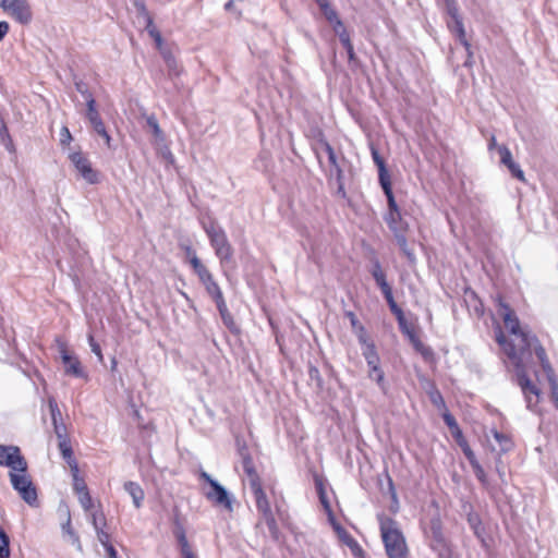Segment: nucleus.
Returning <instances> with one entry per match:
<instances>
[{"mask_svg": "<svg viewBox=\"0 0 558 558\" xmlns=\"http://www.w3.org/2000/svg\"><path fill=\"white\" fill-rule=\"evenodd\" d=\"M442 418H444V422L446 423V425L448 426V428L450 429V432H453L454 429H457L459 427L454 416L451 413L445 412L442 414Z\"/></svg>", "mask_w": 558, "mask_h": 558, "instance_id": "obj_50", "label": "nucleus"}, {"mask_svg": "<svg viewBox=\"0 0 558 558\" xmlns=\"http://www.w3.org/2000/svg\"><path fill=\"white\" fill-rule=\"evenodd\" d=\"M446 12L450 16V19H456L460 16L459 8L456 0H444Z\"/></svg>", "mask_w": 558, "mask_h": 558, "instance_id": "obj_44", "label": "nucleus"}, {"mask_svg": "<svg viewBox=\"0 0 558 558\" xmlns=\"http://www.w3.org/2000/svg\"><path fill=\"white\" fill-rule=\"evenodd\" d=\"M320 11L328 22H330L331 24H335L333 27L335 26L342 27L341 20L338 17L336 10L330 4H328L325 8H322Z\"/></svg>", "mask_w": 558, "mask_h": 558, "instance_id": "obj_37", "label": "nucleus"}, {"mask_svg": "<svg viewBox=\"0 0 558 558\" xmlns=\"http://www.w3.org/2000/svg\"><path fill=\"white\" fill-rule=\"evenodd\" d=\"M147 125L150 128L153 135L156 140L162 141L163 140V132L161 131L157 119L154 116H150L146 119Z\"/></svg>", "mask_w": 558, "mask_h": 558, "instance_id": "obj_39", "label": "nucleus"}, {"mask_svg": "<svg viewBox=\"0 0 558 558\" xmlns=\"http://www.w3.org/2000/svg\"><path fill=\"white\" fill-rule=\"evenodd\" d=\"M314 482H315V487H316L320 504L323 505L324 509L330 513L331 507H330V502L327 497L324 478L320 475L315 473Z\"/></svg>", "mask_w": 558, "mask_h": 558, "instance_id": "obj_26", "label": "nucleus"}, {"mask_svg": "<svg viewBox=\"0 0 558 558\" xmlns=\"http://www.w3.org/2000/svg\"><path fill=\"white\" fill-rule=\"evenodd\" d=\"M468 522H469L471 529L473 530L474 534L477 537H482V535L484 533V527L482 525V521H481L478 514L473 513V512L469 513Z\"/></svg>", "mask_w": 558, "mask_h": 558, "instance_id": "obj_35", "label": "nucleus"}, {"mask_svg": "<svg viewBox=\"0 0 558 558\" xmlns=\"http://www.w3.org/2000/svg\"><path fill=\"white\" fill-rule=\"evenodd\" d=\"M86 107V118L90 124L102 120L99 114V111L97 110L95 98H89Z\"/></svg>", "mask_w": 558, "mask_h": 558, "instance_id": "obj_30", "label": "nucleus"}, {"mask_svg": "<svg viewBox=\"0 0 558 558\" xmlns=\"http://www.w3.org/2000/svg\"><path fill=\"white\" fill-rule=\"evenodd\" d=\"M432 531H433L434 538L437 542H442V534H441V527H440L439 521L432 522Z\"/></svg>", "mask_w": 558, "mask_h": 558, "instance_id": "obj_56", "label": "nucleus"}, {"mask_svg": "<svg viewBox=\"0 0 558 558\" xmlns=\"http://www.w3.org/2000/svg\"><path fill=\"white\" fill-rule=\"evenodd\" d=\"M48 405L51 414L52 424H58L59 421L61 420V412L53 397H50L48 399Z\"/></svg>", "mask_w": 558, "mask_h": 558, "instance_id": "obj_42", "label": "nucleus"}, {"mask_svg": "<svg viewBox=\"0 0 558 558\" xmlns=\"http://www.w3.org/2000/svg\"><path fill=\"white\" fill-rule=\"evenodd\" d=\"M336 531L338 533L340 541L350 548L352 555L356 558H362L364 555V550L359 545L356 539L344 527L340 525L336 526Z\"/></svg>", "mask_w": 558, "mask_h": 558, "instance_id": "obj_20", "label": "nucleus"}, {"mask_svg": "<svg viewBox=\"0 0 558 558\" xmlns=\"http://www.w3.org/2000/svg\"><path fill=\"white\" fill-rule=\"evenodd\" d=\"M10 556V541L4 530L0 526V558Z\"/></svg>", "mask_w": 558, "mask_h": 558, "instance_id": "obj_38", "label": "nucleus"}, {"mask_svg": "<svg viewBox=\"0 0 558 558\" xmlns=\"http://www.w3.org/2000/svg\"><path fill=\"white\" fill-rule=\"evenodd\" d=\"M173 524H174L173 534L179 544L180 553H181L182 557L183 558H197L187 541L185 529H184L183 524L180 522V520L178 518L174 519Z\"/></svg>", "mask_w": 558, "mask_h": 558, "instance_id": "obj_17", "label": "nucleus"}, {"mask_svg": "<svg viewBox=\"0 0 558 558\" xmlns=\"http://www.w3.org/2000/svg\"><path fill=\"white\" fill-rule=\"evenodd\" d=\"M59 449L61 451V454H62L63 459L72 468L73 461H75V459L73 458V450H72V447H71L70 439H63L62 441H59Z\"/></svg>", "mask_w": 558, "mask_h": 558, "instance_id": "obj_32", "label": "nucleus"}, {"mask_svg": "<svg viewBox=\"0 0 558 558\" xmlns=\"http://www.w3.org/2000/svg\"><path fill=\"white\" fill-rule=\"evenodd\" d=\"M323 146H324L325 151L328 155V160H329L330 165L336 169L338 179H340V177L342 175V170L340 169V167L338 165L337 156H336V153H335L332 146L328 142H324Z\"/></svg>", "mask_w": 558, "mask_h": 558, "instance_id": "obj_36", "label": "nucleus"}, {"mask_svg": "<svg viewBox=\"0 0 558 558\" xmlns=\"http://www.w3.org/2000/svg\"><path fill=\"white\" fill-rule=\"evenodd\" d=\"M9 476L12 487L20 497L31 507H36L38 505L37 489L27 472H10Z\"/></svg>", "mask_w": 558, "mask_h": 558, "instance_id": "obj_4", "label": "nucleus"}, {"mask_svg": "<svg viewBox=\"0 0 558 558\" xmlns=\"http://www.w3.org/2000/svg\"><path fill=\"white\" fill-rule=\"evenodd\" d=\"M57 344L62 364L64 366V373L76 378H87L86 372L82 366L80 359L76 355L70 353L66 343L60 339H57Z\"/></svg>", "mask_w": 558, "mask_h": 558, "instance_id": "obj_8", "label": "nucleus"}, {"mask_svg": "<svg viewBox=\"0 0 558 558\" xmlns=\"http://www.w3.org/2000/svg\"><path fill=\"white\" fill-rule=\"evenodd\" d=\"M88 343L92 352L98 357L100 362L104 360V355L100 349V345L95 341L93 335H88Z\"/></svg>", "mask_w": 558, "mask_h": 558, "instance_id": "obj_49", "label": "nucleus"}, {"mask_svg": "<svg viewBox=\"0 0 558 558\" xmlns=\"http://www.w3.org/2000/svg\"><path fill=\"white\" fill-rule=\"evenodd\" d=\"M0 466L10 468V472H27V462L16 446L0 445Z\"/></svg>", "mask_w": 558, "mask_h": 558, "instance_id": "obj_7", "label": "nucleus"}, {"mask_svg": "<svg viewBox=\"0 0 558 558\" xmlns=\"http://www.w3.org/2000/svg\"><path fill=\"white\" fill-rule=\"evenodd\" d=\"M184 251H185L186 257H187L189 263H190V265H191V267H192V269H193V271H194V272H197L198 270H201V269L198 268V266H199V267H206V266L202 263V260L197 257V254H196V252L193 250V247H192V246H190V245L184 246Z\"/></svg>", "mask_w": 558, "mask_h": 558, "instance_id": "obj_31", "label": "nucleus"}, {"mask_svg": "<svg viewBox=\"0 0 558 558\" xmlns=\"http://www.w3.org/2000/svg\"><path fill=\"white\" fill-rule=\"evenodd\" d=\"M62 531L72 536L76 542H78V537L76 536L75 532L72 529L70 515H68L66 522L62 524Z\"/></svg>", "mask_w": 558, "mask_h": 558, "instance_id": "obj_58", "label": "nucleus"}, {"mask_svg": "<svg viewBox=\"0 0 558 558\" xmlns=\"http://www.w3.org/2000/svg\"><path fill=\"white\" fill-rule=\"evenodd\" d=\"M71 469L73 472V480H74L73 488H74L75 493L77 495H81V494L88 492L85 481L78 476V466H77L76 461H73V465Z\"/></svg>", "mask_w": 558, "mask_h": 558, "instance_id": "obj_29", "label": "nucleus"}, {"mask_svg": "<svg viewBox=\"0 0 558 558\" xmlns=\"http://www.w3.org/2000/svg\"><path fill=\"white\" fill-rule=\"evenodd\" d=\"M368 377L376 381L378 386L383 387L384 386V379H385V375H384V371L380 368V365H376L375 367L372 366L369 367V371H368Z\"/></svg>", "mask_w": 558, "mask_h": 558, "instance_id": "obj_40", "label": "nucleus"}, {"mask_svg": "<svg viewBox=\"0 0 558 558\" xmlns=\"http://www.w3.org/2000/svg\"><path fill=\"white\" fill-rule=\"evenodd\" d=\"M203 229L208 236L209 243L215 251L216 257L219 259L220 267L225 269L233 257V248L228 240L223 228L216 221H203Z\"/></svg>", "mask_w": 558, "mask_h": 558, "instance_id": "obj_2", "label": "nucleus"}, {"mask_svg": "<svg viewBox=\"0 0 558 558\" xmlns=\"http://www.w3.org/2000/svg\"><path fill=\"white\" fill-rule=\"evenodd\" d=\"M515 371H517V378H518V385L520 386L526 403L527 408L532 407V400L530 395H534L535 397H539L541 390L531 381L529 378L525 368L523 364L521 363V360L515 363Z\"/></svg>", "mask_w": 558, "mask_h": 558, "instance_id": "obj_14", "label": "nucleus"}, {"mask_svg": "<svg viewBox=\"0 0 558 558\" xmlns=\"http://www.w3.org/2000/svg\"><path fill=\"white\" fill-rule=\"evenodd\" d=\"M420 354L426 362H434L435 361V353L433 349L425 344V347L420 351Z\"/></svg>", "mask_w": 558, "mask_h": 558, "instance_id": "obj_54", "label": "nucleus"}, {"mask_svg": "<svg viewBox=\"0 0 558 558\" xmlns=\"http://www.w3.org/2000/svg\"><path fill=\"white\" fill-rule=\"evenodd\" d=\"M95 531H96L98 541L105 548L108 545H111L110 535L104 530V527H100L99 530H95Z\"/></svg>", "mask_w": 558, "mask_h": 558, "instance_id": "obj_51", "label": "nucleus"}, {"mask_svg": "<svg viewBox=\"0 0 558 558\" xmlns=\"http://www.w3.org/2000/svg\"><path fill=\"white\" fill-rule=\"evenodd\" d=\"M216 306H217V310H218V312H219V314L221 316V319H222L223 324L230 330H233L235 328V324H234V320H233V317H232L231 313L228 310L226 301L216 304Z\"/></svg>", "mask_w": 558, "mask_h": 558, "instance_id": "obj_28", "label": "nucleus"}, {"mask_svg": "<svg viewBox=\"0 0 558 558\" xmlns=\"http://www.w3.org/2000/svg\"><path fill=\"white\" fill-rule=\"evenodd\" d=\"M429 397H430V401L433 402V404H435L436 407H445V400L441 396V393L437 390V389H434L430 393H429Z\"/></svg>", "mask_w": 558, "mask_h": 558, "instance_id": "obj_53", "label": "nucleus"}, {"mask_svg": "<svg viewBox=\"0 0 558 558\" xmlns=\"http://www.w3.org/2000/svg\"><path fill=\"white\" fill-rule=\"evenodd\" d=\"M124 489L132 497L135 508H141L145 496L142 487L137 483L129 481L124 483Z\"/></svg>", "mask_w": 558, "mask_h": 558, "instance_id": "obj_25", "label": "nucleus"}, {"mask_svg": "<svg viewBox=\"0 0 558 558\" xmlns=\"http://www.w3.org/2000/svg\"><path fill=\"white\" fill-rule=\"evenodd\" d=\"M70 160L74 165L78 174L89 184L99 182V173L92 167L90 161L82 153H72Z\"/></svg>", "mask_w": 558, "mask_h": 558, "instance_id": "obj_12", "label": "nucleus"}, {"mask_svg": "<svg viewBox=\"0 0 558 558\" xmlns=\"http://www.w3.org/2000/svg\"><path fill=\"white\" fill-rule=\"evenodd\" d=\"M496 302L498 306L497 313L502 318L506 328L510 331V333L519 338V343H522V335L527 332L521 329L520 320L517 317L514 311L504 301L500 295L496 299Z\"/></svg>", "mask_w": 558, "mask_h": 558, "instance_id": "obj_11", "label": "nucleus"}, {"mask_svg": "<svg viewBox=\"0 0 558 558\" xmlns=\"http://www.w3.org/2000/svg\"><path fill=\"white\" fill-rule=\"evenodd\" d=\"M377 520L388 558H408L409 548L399 523L384 513L378 514Z\"/></svg>", "mask_w": 558, "mask_h": 558, "instance_id": "obj_1", "label": "nucleus"}, {"mask_svg": "<svg viewBox=\"0 0 558 558\" xmlns=\"http://www.w3.org/2000/svg\"><path fill=\"white\" fill-rule=\"evenodd\" d=\"M447 26L450 29V32L457 36L461 45L465 48V51H468L469 54L471 56V44L466 39L462 17L457 16L456 19H450L447 22Z\"/></svg>", "mask_w": 558, "mask_h": 558, "instance_id": "obj_19", "label": "nucleus"}, {"mask_svg": "<svg viewBox=\"0 0 558 558\" xmlns=\"http://www.w3.org/2000/svg\"><path fill=\"white\" fill-rule=\"evenodd\" d=\"M239 454L242 457V468L247 476V481L252 488L260 486L258 474L255 470V465L252 457L248 453L247 448H239Z\"/></svg>", "mask_w": 558, "mask_h": 558, "instance_id": "obj_15", "label": "nucleus"}, {"mask_svg": "<svg viewBox=\"0 0 558 558\" xmlns=\"http://www.w3.org/2000/svg\"><path fill=\"white\" fill-rule=\"evenodd\" d=\"M198 268L201 270L195 272V275L198 277V280L204 286L206 292L211 296V299L214 300V302L216 304L223 302L225 301L223 293H222L219 284L217 283V281L214 279V276L211 275L209 269L207 267H199V266H198Z\"/></svg>", "mask_w": 558, "mask_h": 558, "instance_id": "obj_13", "label": "nucleus"}, {"mask_svg": "<svg viewBox=\"0 0 558 558\" xmlns=\"http://www.w3.org/2000/svg\"><path fill=\"white\" fill-rule=\"evenodd\" d=\"M357 337L359 343L363 345V348L367 347V344H373L374 342L368 339L365 327L362 325L355 330H353Z\"/></svg>", "mask_w": 558, "mask_h": 558, "instance_id": "obj_43", "label": "nucleus"}, {"mask_svg": "<svg viewBox=\"0 0 558 558\" xmlns=\"http://www.w3.org/2000/svg\"><path fill=\"white\" fill-rule=\"evenodd\" d=\"M362 354H363L368 367H372V366L375 367L376 365L380 364V359L377 353L375 343L367 344V347L363 348Z\"/></svg>", "mask_w": 558, "mask_h": 558, "instance_id": "obj_27", "label": "nucleus"}, {"mask_svg": "<svg viewBox=\"0 0 558 558\" xmlns=\"http://www.w3.org/2000/svg\"><path fill=\"white\" fill-rule=\"evenodd\" d=\"M384 298L390 308V311H396L398 310L400 306L396 303L395 299H393V294H392V291L384 294Z\"/></svg>", "mask_w": 558, "mask_h": 558, "instance_id": "obj_60", "label": "nucleus"}, {"mask_svg": "<svg viewBox=\"0 0 558 558\" xmlns=\"http://www.w3.org/2000/svg\"><path fill=\"white\" fill-rule=\"evenodd\" d=\"M345 317L349 318L350 320V324H351V327L353 330H355L356 328H359L360 326H362V324L360 323V320L357 319L356 315L352 312V311H347L344 313Z\"/></svg>", "mask_w": 558, "mask_h": 558, "instance_id": "obj_57", "label": "nucleus"}, {"mask_svg": "<svg viewBox=\"0 0 558 558\" xmlns=\"http://www.w3.org/2000/svg\"><path fill=\"white\" fill-rule=\"evenodd\" d=\"M371 274L383 294H386V293L392 291V288L387 282L386 274L383 270L380 262L378 259L373 260Z\"/></svg>", "mask_w": 558, "mask_h": 558, "instance_id": "obj_22", "label": "nucleus"}, {"mask_svg": "<svg viewBox=\"0 0 558 558\" xmlns=\"http://www.w3.org/2000/svg\"><path fill=\"white\" fill-rule=\"evenodd\" d=\"M400 331L409 339L411 340L414 336H416V331L414 327L408 323V320H403L402 325H398Z\"/></svg>", "mask_w": 558, "mask_h": 558, "instance_id": "obj_46", "label": "nucleus"}, {"mask_svg": "<svg viewBox=\"0 0 558 558\" xmlns=\"http://www.w3.org/2000/svg\"><path fill=\"white\" fill-rule=\"evenodd\" d=\"M1 8L22 25L29 24L33 19L32 9L27 0H4Z\"/></svg>", "mask_w": 558, "mask_h": 558, "instance_id": "obj_9", "label": "nucleus"}, {"mask_svg": "<svg viewBox=\"0 0 558 558\" xmlns=\"http://www.w3.org/2000/svg\"><path fill=\"white\" fill-rule=\"evenodd\" d=\"M402 254L408 259L409 264L414 265L416 263V256L412 247H410L407 239V233H400L393 235Z\"/></svg>", "mask_w": 558, "mask_h": 558, "instance_id": "obj_23", "label": "nucleus"}, {"mask_svg": "<svg viewBox=\"0 0 558 558\" xmlns=\"http://www.w3.org/2000/svg\"><path fill=\"white\" fill-rule=\"evenodd\" d=\"M372 158L378 168V179L383 191L392 190L391 179L386 167L384 158L380 156L378 149L374 146L371 147Z\"/></svg>", "mask_w": 558, "mask_h": 558, "instance_id": "obj_16", "label": "nucleus"}, {"mask_svg": "<svg viewBox=\"0 0 558 558\" xmlns=\"http://www.w3.org/2000/svg\"><path fill=\"white\" fill-rule=\"evenodd\" d=\"M333 28H335V32L338 34L339 40L343 45V47L350 46L352 44L350 40L349 33L347 32V29L343 26L340 27L341 31H339V26H335Z\"/></svg>", "mask_w": 558, "mask_h": 558, "instance_id": "obj_48", "label": "nucleus"}, {"mask_svg": "<svg viewBox=\"0 0 558 558\" xmlns=\"http://www.w3.org/2000/svg\"><path fill=\"white\" fill-rule=\"evenodd\" d=\"M498 153L500 156V162L508 168L512 177L524 182V172L520 168L519 163L513 161L510 149L507 146L501 145L498 147Z\"/></svg>", "mask_w": 558, "mask_h": 558, "instance_id": "obj_18", "label": "nucleus"}, {"mask_svg": "<svg viewBox=\"0 0 558 558\" xmlns=\"http://www.w3.org/2000/svg\"><path fill=\"white\" fill-rule=\"evenodd\" d=\"M384 298L390 308V311H396L398 310L400 306L396 303L395 299H393V294H392V291L384 294Z\"/></svg>", "mask_w": 558, "mask_h": 558, "instance_id": "obj_59", "label": "nucleus"}, {"mask_svg": "<svg viewBox=\"0 0 558 558\" xmlns=\"http://www.w3.org/2000/svg\"><path fill=\"white\" fill-rule=\"evenodd\" d=\"M166 66L170 76H179L181 74V68L175 58L169 59V61L166 62Z\"/></svg>", "mask_w": 558, "mask_h": 558, "instance_id": "obj_47", "label": "nucleus"}, {"mask_svg": "<svg viewBox=\"0 0 558 558\" xmlns=\"http://www.w3.org/2000/svg\"><path fill=\"white\" fill-rule=\"evenodd\" d=\"M90 522L95 530H99L100 527H105L106 519L102 511H90Z\"/></svg>", "mask_w": 558, "mask_h": 558, "instance_id": "obj_41", "label": "nucleus"}, {"mask_svg": "<svg viewBox=\"0 0 558 558\" xmlns=\"http://www.w3.org/2000/svg\"><path fill=\"white\" fill-rule=\"evenodd\" d=\"M308 378H310V385L314 386L317 390L323 389V378L320 376V372L316 366L310 365L308 366Z\"/></svg>", "mask_w": 558, "mask_h": 558, "instance_id": "obj_33", "label": "nucleus"}, {"mask_svg": "<svg viewBox=\"0 0 558 558\" xmlns=\"http://www.w3.org/2000/svg\"><path fill=\"white\" fill-rule=\"evenodd\" d=\"M387 197L388 210L384 215V220L387 223L389 230L393 235L400 233H408L410 227L407 220H404L401 209L396 202L392 190L384 192Z\"/></svg>", "mask_w": 558, "mask_h": 558, "instance_id": "obj_3", "label": "nucleus"}, {"mask_svg": "<svg viewBox=\"0 0 558 558\" xmlns=\"http://www.w3.org/2000/svg\"><path fill=\"white\" fill-rule=\"evenodd\" d=\"M253 490L255 493L257 509L262 515L259 523L265 524L268 527L270 535L277 539L279 535L276 519L271 513L269 502L265 494L263 493L260 486L253 488Z\"/></svg>", "mask_w": 558, "mask_h": 558, "instance_id": "obj_10", "label": "nucleus"}, {"mask_svg": "<svg viewBox=\"0 0 558 558\" xmlns=\"http://www.w3.org/2000/svg\"><path fill=\"white\" fill-rule=\"evenodd\" d=\"M471 466L473 468L474 473H475L477 480L481 481V482H485L486 474H485L482 465L477 462V463H475V465H471Z\"/></svg>", "mask_w": 558, "mask_h": 558, "instance_id": "obj_61", "label": "nucleus"}, {"mask_svg": "<svg viewBox=\"0 0 558 558\" xmlns=\"http://www.w3.org/2000/svg\"><path fill=\"white\" fill-rule=\"evenodd\" d=\"M60 135H61L60 141L62 144L69 143L72 140L71 133H70L69 129L65 126L62 128Z\"/></svg>", "mask_w": 558, "mask_h": 558, "instance_id": "obj_64", "label": "nucleus"}, {"mask_svg": "<svg viewBox=\"0 0 558 558\" xmlns=\"http://www.w3.org/2000/svg\"><path fill=\"white\" fill-rule=\"evenodd\" d=\"M136 7L138 8V11L146 17L147 33L154 39L157 49H161V46L163 45V40H162L160 32L157 29V27L154 24L153 17L147 12L144 3H136Z\"/></svg>", "mask_w": 558, "mask_h": 558, "instance_id": "obj_21", "label": "nucleus"}, {"mask_svg": "<svg viewBox=\"0 0 558 558\" xmlns=\"http://www.w3.org/2000/svg\"><path fill=\"white\" fill-rule=\"evenodd\" d=\"M199 477L210 486V490L205 494L206 498L215 505L222 506L228 510H232V499L226 488L205 471H201Z\"/></svg>", "mask_w": 558, "mask_h": 558, "instance_id": "obj_6", "label": "nucleus"}, {"mask_svg": "<svg viewBox=\"0 0 558 558\" xmlns=\"http://www.w3.org/2000/svg\"><path fill=\"white\" fill-rule=\"evenodd\" d=\"M77 496H78V501H80L82 508L86 512H90L92 508H93V499L89 495V492H86V493L77 495Z\"/></svg>", "mask_w": 558, "mask_h": 558, "instance_id": "obj_45", "label": "nucleus"}, {"mask_svg": "<svg viewBox=\"0 0 558 558\" xmlns=\"http://www.w3.org/2000/svg\"><path fill=\"white\" fill-rule=\"evenodd\" d=\"M496 340L504 348V351L507 354V356L510 360L514 361V364L519 361V359L521 360V357L519 356V348L517 349L515 344L507 341V339L501 330L496 336Z\"/></svg>", "mask_w": 558, "mask_h": 558, "instance_id": "obj_24", "label": "nucleus"}, {"mask_svg": "<svg viewBox=\"0 0 558 558\" xmlns=\"http://www.w3.org/2000/svg\"><path fill=\"white\" fill-rule=\"evenodd\" d=\"M519 356L522 359L524 354H530L533 349L537 356L543 371L549 376L554 373L553 366L547 357L545 348L541 344L538 338L532 333L522 335V343L518 344Z\"/></svg>", "mask_w": 558, "mask_h": 558, "instance_id": "obj_5", "label": "nucleus"}, {"mask_svg": "<svg viewBox=\"0 0 558 558\" xmlns=\"http://www.w3.org/2000/svg\"><path fill=\"white\" fill-rule=\"evenodd\" d=\"M75 87H76V90L78 93H81V95L85 98L86 102L88 101L89 98H94L92 93L87 89V87L85 86V84L83 82H77L75 84Z\"/></svg>", "mask_w": 558, "mask_h": 558, "instance_id": "obj_55", "label": "nucleus"}, {"mask_svg": "<svg viewBox=\"0 0 558 558\" xmlns=\"http://www.w3.org/2000/svg\"><path fill=\"white\" fill-rule=\"evenodd\" d=\"M494 438L498 441L500 446V452L506 453L511 450L513 444L509 436L498 430H494Z\"/></svg>", "mask_w": 558, "mask_h": 558, "instance_id": "obj_34", "label": "nucleus"}, {"mask_svg": "<svg viewBox=\"0 0 558 558\" xmlns=\"http://www.w3.org/2000/svg\"><path fill=\"white\" fill-rule=\"evenodd\" d=\"M463 453L471 465H475L478 462L471 447L464 448Z\"/></svg>", "mask_w": 558, "mask_h": 558, "instance_id": "obj_62", "label": "nucleus"}, {"mask_svg": "<svg viewBox=\"0 0 558 558\" xmlns=\"http://www.w3.org/2000/svg\"><path fill=\"white\" fill-rule=\"evenodd\" d=\"M409 341L412 343V345H413L414 350H415L417 353H420V351L425 347V344L421 341V339L418 338V336H417V335H416V336H414V337H413L411 340H409Z\"/></svg>", "mask_w": 558, "mask_h": 558, "instance_id": "obj_63", "label": "nucleus"}, {"mask_svg": "<svg viewBox=\"0 0 558 558\" xmlns=\"http://www.w3.org/2000/svg\"><path fill=\"white\" fill-rule=\"evenodd\" d=\"M54 433L59 441L69 439L66 434V427L62 423L53 424Z\"/></svg>", "mask_w": 558, "mask_h": 558, "instance_id": "obj_52", "label": "nucleus"}]
</instances>
